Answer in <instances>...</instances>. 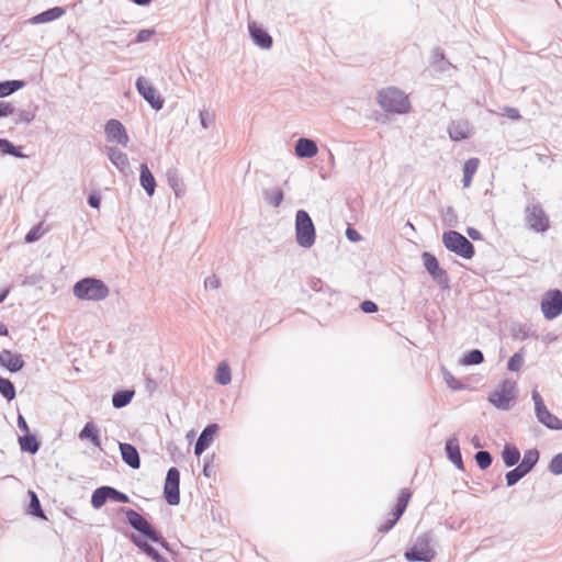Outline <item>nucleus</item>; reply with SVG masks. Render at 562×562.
<instances>
[{"label": "nucleus", "instance_id": "nucleus-23", "mask_svg": "<svg viewBox=\"0 0 562 562\" xmlns=\"http://www.w3.org/2000/svg\"><path fill=\"white\" fill-rule=\"evenodd\" d=\"M104 132L108 140H128L125 126L119 120H109L105 123Z\"/></svg>", "mask_w": 562, "mask_h": 562}, {"label": "nucleus", "instance_id": "nucleus-48", "mask_svg": "<svg viewBox=\"0 0 562 562\" xmlns=\"http://www.w3.org/2000/svg\"><path fill=\"white\" fill-rule=\"evenodd\" d=\"M155 34H156L155 29H143V30L138 31L135 40H133L131 43H128L127 46H130L132 44H140V43L148 42L153 38V36Z\"/></svg>", "mask_w": 562, "mask_h": 562}, {"label": "nucleus", "instance_id": "nucleus-5", "mask_svg": "<svg viewBox=\"0 0 562 562\" xmlns=\"http://www.w3.org/2000/svg\"><path fill=\"white\" fill-rule=\"evenodd\" d=\"M295 238L302 248H311L315 244L316 229L308 212L301 209L295 213Z\"/></svg>", "mask_w": 562, "mask_h": 562}, {"label": "nucleus", "instance_id": "nucleus-8", "mask_svg": "<svg viewBox=\"0 0 562 562\" xmlns=\"http://www.w3.org/2000/svg\"><path fill=\"white\" fill-rule=\"evenodd\" d=\"M411 497H412V492H411L409 488L404 487V488H402L400 491V493L397 495V498H396V503H395V505L393 506V508H392V510L390 513V517L386 518L378 527L379 532L386 533L391 529L394 528V526L397 524V521L404 515V513H405V510H406V508L408 506V503L411 501Z\"/></svg>", "mask_w": 562, "mask_h": 562}, {"label": "nucleus", "instance_id": "nucleus-51", "mask_svg": "<svg viewBox=\"0 0 562 562\" xmlns=\"http://www.w3.org/2000/svg\"><path fill=\"white\" fill-rule=\"evenodd\" d=\"M42 224H36L25 234L24 241L26 244H33L42 237Z\"/></svg>", "mask_w": 562, "mask_h": 562}, {"label": "nucleus", "instance_id": "nucleus-24", "mask_svg": "<svg viewBox=\"0 0 562 562\" xmlns=\"http://www.w3.org/2000/svg\"><path fill=\"white\" fill-rule=\"evenodd\" d=\"M168 186L175 192L177 198H181L186 193L184 183L179 170L176 167H170L166 172Z\"/></svg>", "mask_w": 562, "mask_h": 562}, {"label": "nucleus", "instance_id": "nucleus-45", "mask_svg": "<svg viewBox=\"0 0 562 562\" xmlns=\"http://www.w3.org/2000/svg\"><path fill=\"white\" fill-rule=\"evenodd\" d=\"M442 374H443L445 382L451 390L461 391L467 387V385L464 383H462L460 380L454 378V375L450 371H448L446 368H443Z\"/></svg>", "mask_w": 562, "mask_h": 562}, {"label": "nucleus", "instance_id": "nucleus-1", "mask_svg": "<svg viewBox=\"0 0 562 562\" xmlns=\"http://www.w3.org/2000/svg\"><path fill=\"white\" fill-rule=\"evenodd\" d=\"M120 513L124 514L125 522L138 532L139 537L147 542L160 546L169 553H175L172 546L167 541L162 533L156 529L145 517L138 512L130 507H121Z\"/></svg>", "mask_w": 562, "mask_h": 562}, {"label": "nucleus", "instance_id": "nucleus-28", "mask_svg": "<svg viewBox=\"0 0 562 562\" xmlns=\"http://www.w3.org/2000/svg\"><path fill=\"white\" fill-rule=\"evenodd\" d=\"M480 166V159L476 157L469 158L465 160L462 167V186L463 188H469L473 181V177L477 171Z\"/></svg>", "mask_w": 562, "mask_h": 562}, {"label": "nucleus", "instance_id": "nucleus-37", "mask_svg": "<svg viewBox=\"0 0 562 562\" xmlns=\"http://www.w3.org/2000/svg\"><path fill=\"white\" fill-rule=\"evenodd\" d=\"M26 82L24 80L12 79L0 81V98H5L20 89L24 88Z\"/></svg>", "mask_w": 562, "mask_h": 562}, {"label": "nucleus", "instance_id": "nucleus-15", "mask_svg": "<svg viewBox=\"0 0 562 562\" xmlns=\"http://www.w3.org/2000/svg\"><path fill=\"white\" fill-rule=\"evenodd\" d=\"M25 366V361L21 353L13 352L10 349H2L0 351V367L8 370L10 373L21 371Z\"/></svg>", "mask_w": 562, "mask_h": 562}, {"label": "nucleus", "instance_id": "nucleus-32", "mask_svg": "<svg viewBox=\"0 0 562 562\" xmlns=\"http://www.w3.org/2000/svg\"><path fill=\"white\" fill-rule=\"evenodd\" d=\"M537 420L551 430H562V419L552 414L548 407L536 416Z\"/></svg>", "mask_w": 562, "mask_h": 562}, {"label": "nucleus", "instance_id": "nucleus-39", "mask_svg": "<svg viewBox=\"0 0 562 562\" xmlns=\"http://www.w3.org/2000/svg\"><path fill=\"white\" fill-rule=\"evenodd\" d=\"M262 195L265 201L273 207L280 206L284 199V193L281 188L266 189Z\"/></svg>", "mask_w": 562, "mask_h": 562}, {"label": "nucleus", "instance_id": "nucleus-4", "mask_svg": "<svg viewBox=\"0 0 562 562\" xmlns=\"http://www.w3.org/2000/svg\"><path fill=\"white\" fill-rule=\"evenodd\" d=\"M442 244L448 251L463 259L469 260L475 256L474 245L458 231L448 229L443 232Z\"/></svg>", "mask_w": 562, "mask_h": 562}, {"label": "nucleus", "instance_id": "nucleus-20", "mask_svg": "<svg viewBox=\"0 0 562 562\" xmlns=\"http://www.w3.org/2000/svg\"><path fill=\"white\" fill-rule=\"evenodd\" d=\"M122 460L133 470L140 468V457L136 447L128 442H119Z\"/></svg>", "mask_w": 562, "mask_h": 562}, {"label": "nucleus", "instance_id": "nucleus-27", "mask_svg": "<svg viewBox=\"0 0 562 562\" xmlns=\"http://www.w3.org/2000/svg\"><path fill=\"white\" fill-rule=\"evenodd\" d=\"M501 456L506 468L517 465L521 457L519 449L513 443H505Z\"/></svg>", "mask_w": 562, "mask_h": 562}, {"label": "nucleus", "instance_id": "nucleus-21", "mask_svg": "<svg viewBox=\"0 0 562 562\" xmlns=\"http://www.w3.org/2000/svg\"><path fill=\"white\" fill-rule=\"evenodd\" d=\"M472 126L467 120L452 121L448 127L450 140H463L471 136Z\"/></svg>", "mask_w": 562, "mask_h": 562}, {"label": "nucleus", "instance_id": "nucleus-30", "mask_svg": "<svg viewBox=\"0 0 562 562\" xmlns=\"http://www.w3.org/2000/svg\"><path fill=\"white\" fill-rule=\"evenodd\" d=\"M19 445L22 452L35 454L41 448V441L34 434H25L19 437Z\"/></svg>", "mask_w": 562, "mask_h": 562}, {"label": "nucleus", "instance_id": "nucleus-9", "mask_svg": "<svg viewBox=\"0 0 562 562\" xmlns=\"http://www.w3.org/2000/svg\"><path fill=\"white\" fill-rule=\"evenodd\" d=\"M422 260L426 271L431 277V279L437 283V285L443 291L450 290L451 286L449 274L447 270L441 268L437 257L429 251H424L422 254Z\"/></svg>", "mask_w": 562, "mask_h": 562}, {"label": "nucleus", "instance_id": "nucleus-44", "mask_svg": "<svg viewBox=\"0 0 562 562\" xmlns=\"http://www.w3.org/2000/svg\"><path fill=\"white\" fill-rule=\"evenodd\" d=\"M0 153L3 155H11L16 158H27L29 155H25L22 151V146H16L14 143H0Z\"/></svg>", "mask_w": 562, "mask_h": 562}, {"label": "nucleus", "instance_id": "nucleus-55", "mask_svg": "<svg viewBox=\"0 0 562 562\" xmlns=\"http://www.w3.org/2000/svg\"><path fill=\"white\" fill-rule=\"evenodd\" d=\"M531 397L535 403V414L536 416L539 415L542 411L547 408V405L540 395V393L537 390H532Z\"/></svg>", "mask_w": 562, "mask_h": 562}, {"label": "nucleus", "instance_id": "nucleus-49", "mask_svg": "<svg viewBox=\"0 0 562 562\" xmlns=\"http://www.w3.org/2000/svg\"><path fill=\"white\" fill-rule=\"evenodd\" d=\"M308 286L314 292H321V293H330L331 292V289L329 288V285H327L322 279L315 278V277H313L308 280Z\"/></svg>", "mask_w": 562, "mask_h": 562}, {"label": "nucleus", "instance_id": "nucleus-43", "mask_svg": "<svg viewBox=\"0 0 562 562\" xmlns=\"http://www.w3.org/2000/svg\"><path fill=\"white\" fill-rule=\"evenodd\" d=\"M527 473L517 464L514 469L509 470L505 474L506 486L512 487L516 485Z\"/></svg>", "mask_w": 562, "mask_h": 562}, {"label": "nucleus", "instance_id": "nucleus-63", "mask_svg": "<svg viewBox=\"0 0 562 562\" xmlns=\"http://www.w3.org/2000/svg\"><path fill=\"white\" fill-rule=\"evenodd\" d=\"M221 285L220 279L216 276H210L204 280V286L206 289L216 290Z\"/></svg>", "mask_w": 562, "mask_h": 562}, {"label": "nucleus", "instance_id": "nucleus-33", "mask_svg": "<svg viewBox=\"0 0 562 562\" xmlns=\"http://www.w3.org/2000/svg\"><path fill=\"white\" fill-rule=\"evenodd\" d=\"M540 458V452L537 448H531L525 451L524 457L518 465L529 474L537 465Z\"/></svg>", "mask_w": 562, "mask_h": 562}, {"label": "nucleus", "instance_id": "nucleus-3", "mask_svg": "<svg viewBox=\"0 0 562 562\" xmlns=\"http://www.w3.org/2000/svg\"><path fill=\"white\" fill-rule=\"evenodd\" d=\"M378 102L384 111L390 113L404 114L411 109L408 97L396 87L380 90Z\"/></svg>", "mask_w": 562, "mask_h": 562}, {"label": "nucleus", "instance_id": "nucleus-46", "mask_svg": "<svg viewBox=\"0 0 562 562\" xmlns=\"http://www.w3.org/2000/svg\"><path fill=\"white\" fill-rule=\"evenodd\" d=\"M524 364V351L522 349L515 352L507 361V369L512 372H517Z\"/></svg>", "mask_w": 562, "mask_h": 562}, {"label": "nucleus", "instance_id": "nucleus-22", "mask_svg": "<svg viewBox=\"0 0 562 562\" xmlns=\"http://www.w3.org/2000/svg\"><path fill=\"white\" fill-rule=\"evenodd\" d=\"M139 184L144 189L146 194L149 198H151L155 193L157 183L153 172L150 171L146 162H142L139 165Z\"/></svg>", "mask_w": 562, "mask_h": 562}, {"label": "nucleus", "instance_id": "nucleus-40", "mask_svg": "<svg viewBox=\"0 0 562 562\" xmlns=\"http://www.w3.org/2000/svg\"><path fill=\"white\" fill-rule=\"evenodd\" d=\"M432 66L438 71H446L451 66L450 61L446 58L445 52L441 47H435L432 50Z\"/></svg>", "mask_w": 562, "mask_h": 562}, {"label": "nucleus", "instance_id": "nucleus-14", "mask_svg": "<svg viewBox=\"0 0 562 562\" xmlns=\"http://www.w3.org/2000/svg\"><path fill=\"white\" fill-rule=\"evenodd\" d=\"M218 430L220 426L216 423H211L203 428L194 445L196 457H200L212 445Z\"/></svg>", "mask_w": 562, "mask_h": 562}, {"label": "nucleus", "instance_id": "nucleus-61", "mask_svg": "<svg viewBox=\"0 0 562 562\" xmlns=\"http://www.w3.org/2000/svg\"><path fill=\"white\" fill-rule=\"evenodd\" d=\"M15 114V106L7 101H0V119Z\"/></svg>", "mask_w": 562, "mask_h": 562}, {"label": "nucleus", "instance_id": "nucleus-41", "mask_svg": "<svg viewBox=\"0 0 562 562\" xmlns=\"http://www.w3.org/2000/svg\"><path fill=\"white\" fill-rule=\"evenodd\" d=\"M0 394L8 401L11 402L16 396V390L13 382L7 378L0 375Z\"/></svg>", "mask_w": 562, "mask_h": 562}, {"label": "nucleus", "instance_id": "nucleus-11", "mask_svg": "<svg viewBox=\"0 0 562 562\" xmlns=\"http://www.w3.org/2000/svg\"><path fill=\"white\" fill-rule=\"evenodd\" d=\"M164 498L170 506L180 504V471L176 467H171L167 471L164 484Z\"/></svg>", "mask_w": 562, "mask_h": 562}, {"label": "nucleus", "instance_id": "nucleus-47", "mask_svg": "<svg viewBox=\"0 0 562 562\" xmlns=\"http://www.w3.org/2000/svg\"><path fill=\"white\" fill-rule=\"evenodd\" d=\"M442 222L446 226L456 227L458 226V215L452 206H447L442 212Z\"/></svg>", "mask_w": 562, "mask_h": 562}, {"label": "nucleus", "instance_id": "nucleus-42", "mask_svg": "<svg viewBox=\"0 0 562 562\" xmlns=\"http://www.w3.org/2000/svg\"><path fill=\"white\" fill-rule=\"evenodd\" d=\"M474 460L477 465V468L482 471L488 469L493 463V456L487 450H479L474 454Z\"/></svg>", "mask_w": 562, "mask_h": 562}, {"label": "nucleus", "instance_id": "nucleus-31", "mask_svg": "<svg viewBox=\"0 0 562 562\" xmlns=\"http://www.w3.org/2000/svg\"><path fill=\"white\" fill-rule=\"evenodd\" d=\"M27 494L30 497V502L26 507V514L35 518L47 520V517L42 508L41 501L37 494L32 490H29Z\"/></svg>", "mask_w": 562, "mask_h": 562}, {"label": "nucleus", "instance_id": "nucleus-34", "mask_svg": "<svg viewBox=\"0 0 562 562\" xmlns=\"http://www.w3.org/2000/svg\"><path fill=\"white\" fill-rule=\"evenodd\" d=\"M484 362V353L480 349H471L465 351L459 360L463 367L479 366Z\"/></svg>", "mask_w": 562, "mask_h": 562}, {"label": "nucleus", "instance_id": "nucleus-7", "mask_svg": "<svg viewBox=\"0 0 562 562\" xmlns=\"http://www.w3.org/2000/svg\"><path fill=\"white\" fill-rule=\"evenodd\" d=\"M516 384L504 380L499 386L490 393L488 402L497 409L508 411L516 401Z\"/></svg>", "mask_w": 562, "mask_h": 562}, {"label": "nucleus", "instance_id": "nucleus-54", "mask_svg": "<svg viewBox=\"0 0 562 562\" xmlns=\"http://www.w3.org/2000/svg\"><path fill=\"white\" fill-rule=\"evenodd\" d=\"M215 459V454H206L203 459V470L202 473L205 477L210 479L214 475V472L212 470L213 461Z\"/></svg>", "mask_w": 562, "mask_h": 562}, {"label": "nucleus", "instance_id": "nucleus-12", "mask_svg": "<svg viewBox=\"0 0 562 562\" xmlns=\"http://www.w3.org/2000/svg\"><path fill=\"white\" fill-rule=\"evenodd\" d=\"M528 227L536 233H544L550 228V221L541 204L528 205L525 210Z\"/></svg>", "mask_w": 562, "mask_h": 562}, {"label": "nucleus", "instance_id": "nucleus-16", "mask_svg": "<svg viewBox=\"0 0 562 562\" xmlns=\"http://www.w3.org/2000/svg\"><path fill=\"white\" fill-rule=\"evenodd\" d=\"M447 459L460 471H464V463L460 450L459 439L456 435L450 436L445 443Z\"/></svg>", "mask_w": 562, "mask_h": 562}, {"label": "nucleus", "instance_id": "nucleus-52", "mask_svg": "<svg viewBox=\"0 0 562 562\" xmlns=\"http://www.w3.org/2000/svg\"><path fill=\"white\" fill-rule=\"evenodd\" d=\"M109 498L116 503H130L131 498L127 494L119 491L117 488L109 485Z\"/></svg>", "mask_w": 562, "mask_h": 562}, {"label": "nucleus", "instance_id": "nucleus-10", "mask_svg": "<svg viewBox=\"0 0 562 562\" xmlns=\"http://www.w3.org/2000/svg\"><path fill=\"white\" fill-rule=\"evenodd\" d=\"M540 308L547 321H553L562 314V291L560 289L548 290L540 302Z\"/></svg>", "mask_w": 562, "mask_h": 562}, {"label": "nucleus", "instance_id": "nucleus-38", "mask_svg": "<svg viewBox=\"0 0 562 562\" xmlns=\"http://www.w3.org/2000/svg\"><path fill=\"white\" fill-rule=\"evenodd\" d=\"M214 380L220 385H227L232 381L231 367L226 361H221L217 364Z\"/></svg>", "mask_w": 562, "mask_h": 562}, {"label": "nucleus", "instance_id": "nucleus-53", "mask_svg": "<svg viewBox=\"0 0 562 562\" xmlns=\"http://www.w3.org/2000/svg\"><path fill=\"white\" fill-rule=\"evenodd\" d=\"M514 335L516 337H520L521 339H528L531 337H537L536 331L531 329L530 326L527 325H518L517 329L514 330Z\"/></svg>", "mask_w": 562, "mask_h": 562}, {"label": "nucleus", "instance_id": "nucleus-50", "mask_svg": "<svg viewBox=\"0 0 562 562\" xmlns=\"http://www.w3.org/2000/svg\"><path fill=\"white\" fill-rule=\"evenodd\" d=\"M548 470L553 475L562 474V452L554 454L548 465Z\"/></svg>", "mask_w": 562, "mask_h": 562}, {"label": "nucleus", "instance_id": "nucleus-18", "mask_svg": "<svg viewBox=\"0 0 562 562\" xmlns=\"http://www.w3.org/2000/svg\"><path fill=\"white\" fill-rule=\"evenodd\" d=\"M130 541L144 554L155 562H169L168 559L162 557L159 551L149 542L135 533L128 536Z\"/></svg>", "mask_w": 562, "mask_h": 562}, {"label": "nucleus", "instance_id": "nucleus-57", "mask_svg": "<svg viewBox=\"0 0 562 562\" xmlns=\"http://www.w3.org/2000/svg\"><path fill=\"white\" fill-rule=\"evenodd\" d=\"M101 193L99 191H91L87 198V203L90 207L99 210L101 205Z\"/></svg>", "mask_w": 562, "mask_h": 562}, {"label": "nucleus", "instance_id": "nucleus-59", "mask_svg": "<svg viewBox=\"0 0 562 562\" xmlns=\"http://www.w3.org/2000/svg\"><path fill=\"white\" fill-rule=\"evenodd\" d=\"M43 280H44V276L42 273H32L30 276H26L22 280V285L33 286V285L41 283Z\"/></svg>", "mask_w": 562, "mask_h": 562}, {"label": "nucleus", "instance_id": "nucleus-64", "mask_svg": "<svg viewBox=\"0 0 562 562\" xmlns=\"http://www.w3.org/2000/svg\"><path fill=\"white\" fill-rule=\"evenodd\" d=\"M145 386L146 390L153 394L158 389V383L150 375L145 374Z\"/></svg>", "mask_w": 562, "mask_h": 562}, {"label": "nucleus", "instance_id": "nucleus-2", "mask_svg": "<svg viewBox=\"0 0 562 562\" xmlns=\"http://www.w3.org/2000/svg\"><path fill=\"white\" fill-rule=\"evenodd\" d=\"M74 295L80 301L99 302L110 294L108 284L97 277H85L72 286Z\"/></svg>", "mask_w": 562, "mask_h": 562}, {"label": "nucleus", "instance_id": "nucleus-17", "mask_svg": "<svg viewBox=\"0 0 562 562\" xmlns=\"http://www.w3.org/2000/svg\"><path fill=\"white\" fill-rule=\"evenodd\" d=\"M248 31L252 42L262 49H269L273 45V40L266 29L256 22L248 23Z\"/></svg>", "mask_w": 562, "mask_h": 562}, {"label": "nucleus", "instance_id": "nucleus-58", "mask_svg": "<svg viewBox=\"0 0 562 562\" xmlns=\"http://www.w3.org/2000/svg\"><path fill=\"white\" fill-rule=\"evenodd\" d=\"M199 116L203 128H209L214 122V114L207 110L200 111Z\"/></svg>", "mask_w": 562, "mask_h": 562}, {"label": "nucleus", "instance_id": "nucleus-29", "mask_svg": "<svg viewBox=\"0 0 562 562\" xmlns=\"http://www.w3.org/2000/svg\"><path fill=\"white\" fill-rule=\"evenodd\" d=\"M135 391L132 389L116 390L112 395V406L116 409L126 407L134 398Z\"/></svg>", "mask_w": 562, "mask_h": 562}, {"label": "nucleus", "instance_id": "nucleus-19", "mask_svg": "<svg viewBox=\"0 0 562 562\" xmlns=\"http://www.w3.org/2000/svg\"><path fill=\"white\" fill-rule=\"evenodd\" d=\"M103 151L109 160L124 175L130 171V161L125 153L113 146H105Z\"/></svg>", "mask_w": 562, "mask_h": 562}, {"label": "nucleus", "instance_id": "nucleus-56", "mask_svg": "<svg viewBox=\"0 0 562 562\" xmlns=\"http://www.w3.org/2000/svg\"><path fill=\"white\" fill-rule=\"evenodd\" d=\"M15 115H16L14 117L15 123H30L35 117L34 111H31V110H20L16 112Z\"/></svg>", "mask_w": 562, "mask_h": 562}, {"label": "nucleus", "instance_id": "nucleus-62", "mask_svg": "<svg viewBox=\"0 0 562 562\" xmlns=\"http://www.w3.org/2000/svg\"><path fill=\"white\" fill-rule=\"evenodd\" d=\"M346 237L351 243H358L362 239V235L353 227L348 226L346 229Z\"/></svg>", "mask_w": 562, "mask_h": 562}, {"label": "nucleus", "instance_id": "nucleus-25", "mask_svg": "<svg viewBox=\"0 0 562 562\" xmlns=\"http://www.w3.org/2000/svg\"><path fill=\"white\" fill-rule=\"evenodd\" d=\"M63 7H53L31 18V24H42L55 21L65 14Z\"/></svg>", "mask_w": 562, "mask_h": 562}, {"label": "nucleus", "instance_id": "nucleus-6", "mask_svg": "<svg viewBox=\"0 0 562 562\" xmlns=\"http://www.w3.org/2000/svg\"><path fill=\"white\" fill-rule=\"evenodd\" d=\"M430 535L425 532L416 538L411 548L404 552L408 562H431L436 558V551L430 547Z\"/></svg>", "mask_w": 562, "mask_h": 562}, {"label": "nucleus", "instance_id": "nucleus-26", "mask_svg": "<svg viewBox=\"0 0 562 562\" xmlns=\"http://www.w3.org/2000/svg\"><path fill=\"white\" fill-rule=\"evenodd\" d=\"M79 438L81 440H89L94 447H101V436L99 428L93 422H88L85 424L82 429L79 432Z\"/></svg>", "mask_w": 562, "mask_h": 562}, {"label": "nucleus", "instance_id": "nucleus-36", "mask_svg": "<svg viewBox=\"0 0 562 562\" xmlns=\"http://www.w3.org/2000/svg\"><path fill=\"white\" fill-rule=\"evenodd\" d=\"M109 497V485L97 487L91 495V506L94 509H100L108 501H110Z\"/></svg>", "mask_w": 562, "mask_h": 562}, {"label": "nucleus", "instance_id": "nucleus-35", "mask_svg": "<svg viewBox=\"0 0 562 562\" xmlns=\"http://www.w3.org/2000/svg\"><path fill=\"white\" fill-rule=\"evenodd\" d=\"M318 143H295L294 155L301 159L313 158L318 153Z\"/></svg>", "mask_w": 562, "mask_h": 562}, {"label": "nucleus", "instance_id": "nucleus-60", "mask_svg": "<svg viewBox=\"0 0 562 562\" xmlns=\"http://www.w3.org/2000/svg\"><path fill=\"white\" fill-rule=\"evenodd\" d=\"M359 306L360 310L366 314H372L379 311L378 304L371 300H363Z\"/></svg>", "mask_w": 562, "mask_h": 562}, {"label": "nucleus", "instance_id": "nucleus-13", "mask_svg": "<svg viewBox=\"0 0 562 562\" xmlns=\"http://www.w3.org/2000/svg\"><path fill=\"white\" fill-rule=\"evenodd\" d=\"M135 87L139 95L156 111L162 109L165 100L157 92L156 88L145 77H138Z\"/></svg>", "mask_w": 562, "mask_h": 562}]
</instances>
